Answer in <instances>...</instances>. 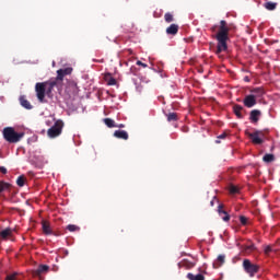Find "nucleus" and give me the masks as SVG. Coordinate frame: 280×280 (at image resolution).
Here are the masks:
<instances>
[{
  "mask_svg": "<svg viewBox=\"0 0 280 280\" xmlns=\"http://www.w3.org/2000/svg\"><path fill=\"white\" fill-rule=\"evenodd\" d=\"M240 222H241V224H243V226H246V224H248V218L241 215Z\"/></svg>",
  "mask_w": 280,
  "mask_h": 280,
  "instance_id": "obj_35",
  "label": "nucleus"
},
{
  "mask_svg": "<svg viewBox=\"0 0 280 280\" xmlns=\"http://www.w3.org/2000/svg\"><path fill=\"white\" fill-rule=\"evenodd\" d=\"M211 32H213V34L217 32L214 36L218 42L215 54L217 56H220L222 51H226V49H229V45L226 43L229 40V32H231V25H229L225 20H221L219 26L213 25L211 27Z\"/></svg>",
  "mask_w": 280,
  "mask_h": 280,
  "instance_id": "obj_1",
  "label": "nucleus"
},
{
  "mask_svg": "<svg viewBox=\"0 0 280 280\" xmlns=\"http://www.w3.org/2000/svg\"><path fill=\"white\" fill-rule=\"evenodd\" d=\"M52 235H57V236H58V235H60V234L52 233Z\"/></svg>",
  "mask_w": 280,
  "mask_h": 280,
  "instance_id": "obj_43",
  "label": "nucleus"
},
{
  "mask_svg": "<svg viewBox=\"0 0 280 280\" xmlns=\"http://www.w3.org/2000/svg\"><path fill=\"white\" fill-rule=\"evenodd\" d=\"M0 237H1V240H7L9 237H12V229L7 228V229L0 231Z\"/></svg>",
  "mask_w": 280,
  "mask_h": 280,
  "instance_id": "obj_21",
  "label": "nucleus"
},
{
  "mask_svg": "<svg viewBox=\"0 0 280 280\" xmlns=\"http://www.w3.org/2000/svg\"><path fill=\"white\" fill-rule=\"evenodd\" d=\"M104 124L105 126H107V128H115V126H117V124H115V120H113L112 118H105Z\"/></svg>",
  "mask_w": 280,
  "mask_h": 280,
  "instance_id": "obj_27",
  "label": "nucleus"
},
{
  "mask_svg": "<svg viewBox=\"0 0 280 280\" xmlns=\"http://www.w3.org/2000/svg\"><path fill=\"white\" fill-rule=\"evenodd\" d=\"M272 253V247L270 245L265 247V255H270Z\"/></svg>",
  "mask_w": 280,
  "mask_h": 280,
  "instance_id": "obj_37",
  "label": "nucleus"
},
{
  "mask_svg": "<svg viewBox=\"0 0 280 280\" xmlns=\"http://www.w3.org/2000/svg\"><path fill=\"white\" fill-rule=\"evenodd\" d=\"M72 72H73V68L59 69L57 70V77L55 78V80L62 85L65 77L71 75Z\"/></svg>",
  "mask_w": 280,
  "mask_h": 280,
  "instance_id": "obj_8",
  "label": "nucleus"
},
{
  "mask_svg": "<svg viewBox=\"0 0 280 280\" xmlns=\"http://www.w3.org/2000/svg\"><path fill=\"white\" fill-rule=\"evenodd\" d=\"M178 30H179L178 24H171V25L166 28V34H167L168 36H176V34H178Z\"/></svg>",
  "mask_w": 280,
  "mask_h": 280,
  "instance_id": "obj_14",
  "label": "nucleus"
},
{
  "mask_svg": "<svg viewBox=\"0 0 280 280\" xmlns=\"http://www.w3.org/2000/svg\"><path fill=\"white\" fill-rule=\"evenodd\" d=\"M11 188H12V184L0 180V196L1 194H3V191H10Z\"/></svg>",
  "mask_w": 280,
  "mask_h": 280,
  "instance_id": "obj_20",
  "label": "nucleus"
},
{
  "mask_svg": "<svg viewBox=\"0 0 280 280\" xmlns=\"http://www.w3.org/2000/svg\"><path fill=\"white\" fill-rule=\"evenodd\" d=\"M220 139H226V132H223L220 136H218V139L215 140V143H220Z\"/></svg>",
  "mask_w": 280,
  "mask_h": 280,
  "instance_id": "obj_36",
  "label": "nucleus"
},
{
  "mask_svg": "<svg viewBox=\"0 0 280 280\" xmlns=\"http://www.w3.org/2000/svg\"><path fill=\"white\" fill-rule=\"evenodd\" d=\"M136 65H138V67H143V69H147V67H148L145 63H143L142 61H139V60L136 62Z\"/></svg>",
  "mask_w": 280,
  "mask_h": 280,
  "instance_id": "obj_38",
  "label": "nucleus"
},
{
  "mask_svg": "<svg viewBox=\"0 0 280 280\" xmlns=\"http://www.w3.org/2000/svg\"><path fill=\"white\" fill-rule=\"evenodd\" d=\"M245 81H246V82H248V81H249V80H248V77H246V78H245Z\"/></svg>",
  "mask_w": 280,
  "mask_h": 280,
  "instance_id": "obj_41",
  "label": "nucleus"
},
{
  "mask_svg": "<svg viewBox=\"0 0 280 280\" xmlns=\"http://www.w3.org/2000/svg\"><path fill=\"white\" fill-rule=\"evenodd\" d=\"M167 121H178V114L176 113H168L165 114Z\"/></svg>",
  "mask_w": 280,
  "mask_h": 280,
  "instance_id": "obj_25",
  "label": "nucleus"
},
{
  "mask_svg": "<svg viewBox=\"0 0 280 280\" xmlns=\"http://www.w3.org/2000/svg\"><path fill=\"white\" fill-rule=\"evenodd\" d=\"M250 93H253L252 95L257 100V97H264V95H266V90H264V88H255L250 90Z\"/></svg>",
  "mask_w": 280,
  "mask_h": 280,
  "instance_id": "obj_15",
  "label": "nucleus"
},
{
  "mask_svg": "<svg viewBox=\"0 0 280 280\" xmlns=\"http://www.w3.org/2000/svg\"><path fill=\"white\" fill-rule=\"evenodd\" d=\"M266 10L272 11V10H277V3L276 2H267L265 4Z\"/></svg>",
  "mask_w": 280,
  "mask_h": 280,
  "instance_id": "obj_30",
  "label": "nucleus"
},
{
  "mask_svg": "<svg viewBox=\"0 0 280 280\" xmlns=\"http://www.w3.org/2000/svg\"><path fill=\"white\" fill-rule=\"evenodd\" d=\"M230 194H240V188L235 185L230 186Z\"/></svg>",
  "mask_w": 280,
  "mask_h": 280,
  "instance_id": "obj_34",
  "label": "nucleus"
},
{
  "mask_svg": "<svg viewBox=\"0 0 280 280\" xmlns=\"http://www.w3.org/2000/svg\"><path fill=\"white\" fill-rule=\"evenodd\" d=\"M68 231H70V233H74V231H80V228H78V225H73V224H69L67 226Z\"/></svg>",
  "mask_w": 280,
  "mask_h": 280,
  "instance_id": "obj_33",
  "label": "nucleus"
},
{
  "mask_svg": "<svg viewBox=\"0 0 280 280\" xmlns=\"http://www.w3.org/2000/svg\"><path fill=\"white\" fill-rule=\"evenodd\" d=\"M115 128H126V125L119 124V125H116Z\"/></svg>",
  "mask_w": 280,
  "mask_h": 280,
  "instance_id": "obj_40",
  "label": "nucleus"
},
{
  "mask_svg": "<svg viewBox=\"0 0 280 280\" xmlns=\"http://www.w3.org/2000/svg\"><path fill=\"white\" fill-rule=\"evenodd\" d=\"M211 207H213V201L210 202Z\"/></svg>",
  "mask_w": 280,
  "mask_h": 280,
  "instance_id": "obj_42",
  "label": "nucleus"
},
{
  "mask_svg": "<svg viewBox=\"0 0 280 280\" xmlns=\"http://www.w3.org/2000/svg\"><path fill=\"white\" fill-rule=\"evenodd\" d=\"M164 21H165V23H174V15L170 12L165 13Z\"/></svg>",
  "mask_w": 280,
  "mask_h": 280,
  "instance_id": "obj_29",
  "label": "nucleus"
},
{
  "mask_svg": "<svg viewBox=\"0 0 280 280\" xmlns=\"http://www.w3.org/2000/svg\"><path fill=\"white\" fill-rule=\"evenodd\" d=\"M233 110L238 119H244V115H242V110H244V107H242V105H234Z\"/></svg>",
  "mask_w": 280,
  "mask_h": 280,
  "instance_id": "obj_23",
  "label": "nucleus"
},
{
  "mask_svg": "<svg viewBox=\"0 0 280 280\" xmlns=\"http://www.w3.org/2000/svg\"><path fill=\"white\" fill-rule=\"evenodd\" d=\"M5 280H19V272L7 275Z\"/></svg>",
  "mask_w": 280,
  "mask_h": 280,
  "instance_id": "obj_31",
  "label": "nucleus"
},
{
  "mask_svg": "<svg viewBox=\"0 0 280 280\" xmlns=\"http://www.w3.org/2000/svg\"><path fill=\"white\" fill-rule=\"evenodd\" d=\"M259 117H261V110L259 109H254L249 114V119L252 124H257V121H259Z\"/></svg>",
  "mask_w": 280,
  "mask_h": 280,
  "instance_id": "obj_12",
  "label": "nucleus"
},
{
  "mask_svg": "<svg viewBox=\"0 0 280 280\" xmlns=\"http://www.w3.org/2000/svg\"><path fill=\"white\" fill-rule=\"evenodd\" d=\"M62 128H65V122L62 120H57L52 127L47 131V135L50 139H56L62 135Z\"/></svg>",
  "mask_w": 280,
  "mask_h": 280,
  "instance_id": "obj_3",
  "label": "nucleus"
},
{
  "mask_svg": "<svg viewBox=\"0 0 280 280\" xmlns=\"http://www.w3.org/2000/svg\"><path fill=\"white\" fill-rule=\"evenodd\" d=\"M243 270L249 275V277H255L259 272V265L253 264L250 259L243 260Z\"/></svg>",
  "mask_w": 280,
  "mask_h": 280,
  "instance_id": "obj_5",
  "label": "nucleus"
},
{
  "mask_svg": "<svg viewBox=\"0 0 280 280\" xmlns=\"http://www.w3.org/2000/svg\"><path fill=\"white\" fill-rule=\"evenodd\" d=\"M244 106H246V108H253V106L257 105V98H255V95H246L244 101H243Z\"/></svg>",
  "mask_w": 280,
  "mask_h": 280,
  "instance_id": "obj_9",
  "label": "nucleus"
},
{
  "mask_svg": "<svg viewBox=\"0 0 280 280\" xmlns=\"http://www.w3.org/2000/svg\"><path fill=\"white\" fill-rule=\"evenodd\" d=\"M246 135L252 140L254 145H261V143H264V131L256 130L253 133L246 131Z\"/></svg>",
  "mask_w": 280,
  "mask_h": 280,
  "instance_id": "obj_6",
  "label": "nucleus"
},
{
  "mask_svg": "<svg viewBox=\"0 0 280 280\" xmlns=\"http://www.w3.org/2000/svg\"><path fill=\"white\" fill-rule=\"evenodd\" d=\"M262 161L265 163H272L275 161V154L267 153L264 155Z\"/></svg>",
  "mask_w": 280,
  "mask_h": 280,
  "instance_id": "obj_28",
  "label": "nucleus"
},
{
  "mask_svg": "<svg viewBox=\"0 0 280 280\" xmlns=\"http://www.w3.org/2000/svg\"><path fill=\"white\" fill-rule=\"evenodd\" d=\"M20 104L23 106V108H26V110H32V103L25 98V96L20 97Z\"/></svg>",
  "mask_w": 280,
  "mask_h": 280,
  "instance_id": "obj_19",
  "label": "nucleus"
},
{
  "mask_svg": "<svg viewBox=\"0 0 280 280\" xmlns=\"http://www.w3.org/2000/svg\"><path fill=\"white\" fill-rule=\"evenodd\" d=\"M188 280H205V276L202 273L194 275L191 272L187 273Z\"/></svg>",
  "mask_w": 280,
  "mask_h": 280,
  "instance_id": "obj_24",
  "label": "nucleus"
},
{
  "mask_svg": "<svg viewBox=\"0 0 280 280\" xmlns=\"http://www.w3.org/2000/svg\"><path fill=\"white\" fill-rule=\"evenodd\" d=\"M0 172L1 174H8V168H5L4 166H0Z\"/></svg>",
  "mask_w": 280,
  "mask_h": 280,
  "instance_id": "obj_39",
  "label": "nucleus"
},
{
  "mask_svg": "<svg viewBox=\"0 0 280 280\" xmlns=\"http://www.w3.org/2000/svg\"><path fill=\"white\" fill-rule=\"evenodd\" d=\"M46 272H49V266L39 265L38 268L33 271V277H38L39 280H43V277H40V275H45Z\"/></svg>",
  "mask_w": 280,
  "mask_h": 280,
  "instance_id": "obj_10",
  "label": "nucleus"
},
{
  "mask_svg": "<svg viewBox=\"0 0 280 280\" xmlns=\"http://www.w3.org/2000/svg\"><path fill=\"white\" fill-rule=\"evenodd\" d=\"M253 250H255V244H252V245H249V246H245V247L243 248V252H244V253H253Z\"/></svg>",
  "mask_w": 280,
  "mask_h": 280,
  "instance_id": "obj_32",
  "label": "nucleus"
},
{
  "mask_svg": "<svg viewBox=\"0 0 280 280\" xmlns=\"http://www.w3.org/2000/svg\"><path fill=\"white\" fill-rule=\"evenodd\" d=\"M2 135L3 139L7 140L8 143H19L23 137H25V132H19L14 127H5Z\"/></svg>",
  "mask_w": 280,
  "mask_h": 280,
  "instance_id": "obj_2",
  "label": "nucleus"
},
{
  "mask_svg": "<svg viewBox=\"0 0 280 280\" xmlns=\"http://www.w3.org/2000/svg\"><path fill=\"white\" fill-rule=\"evenodd\" d=\"M104 80L107 82L108 86H115V84H117V80L113 78L110 72L105 73Z\"/></svg>",
  "mask_w": 280,
  "mask_h": 280,
  "instance_id": "obj_17",
  "label": "nucleus"
},
{
  "mask_svg": "<svg viewBox=\"0 0 280 280\" xmlns=\"http://www.w3.org/2000/svg\"><path fill=\"white\" fill-rule=\"evenodd\" d=\"M225 259H226L225 255H222V254L219 255L215 262H213V268H220L224 264Z\"/></svg>",
  "mask_w": 280,
  "mask_h": 280,
  "instance_id": "obj_22",
  "label": "nucleus"
},
{
  "mask_svg": "<svg viewBox=\"0 0 280 280\" xmlns=\"http://www.w3.org/2000/svg\"><path fill=\"white\" fill-rule=\"evenodd\" d=\"M196 266V262H191L188 259H184L178 262V268H186V270H191Z\"/></svg>",
  "mask_w": 280,
  "mask_h": 280,
  "instance_id": "obj_13",
  "label": "nucleus"
},
{
  "mask_svg": "<svg viewBox=\"0 0 280 280\" xmlns=\"http://www.w3.org/2000/svg\"><path fill=\"white\" fill-rule=\"evenodd\" d=\"M25 180H27L25 175L19 176L18 179H16L18 187H25Z\"/></svg>",
  "mask_w": 280,
  "mask_h": 280,
  "instance_id": "obj_26",
  "label": "nucleus"
},
{
  "mask_svg": "<svg viewBox=\"0 0 280 280\" xmlns=\"http://www.w3.org/2000/svg\"><path fill=\"white\" fill-rule=\"evenodd\" d=\"M42 229H43V233H45V235L54 234V232L51 231V225H49V222H47V221L42 222Z\"/></svg>",
  "mask_w": 280,
  "mask_h": 280,
  "instance_id": "obj_18",
  "label": "nucleus"
},
{
  "mask_svg": "<svg viewBox=\"0 0 280 280\" xmlns=\"http://www.w3.org/2000/svg\"><path fill=\"white\" fill-rule=\"evenodd\" d=\"M218 213L223 222H229L231 220V215H229V212L224 210V205H219Z\"/></svg>",
  "mask_w": 280,
  "mask_h": 280,
  "instance_id": "obj_11",
  "label": "nucleus"
},
{
  "mask_svg": "<svg viewBox=\"0 0 280 280\" xmlns=\"http://www.w3.org/2000/svg\"><path fill=\"white\" fill-rule=\"evenodd\" d=\"M114 137H116V139H122L124 141H128V131L126 130H116L114 132Z\"/></svg>",
  "mask_w": 280,
  "mask_h": 280,
  "instance_id": "obj_16",
  "label": "nucleus"
},
{
  "mask_svg": "<svg viewBox=\"0 0 280 280\" xmlns=\"http://www.w3.org/2000/svg\"><path fill=\"white\" fill-rule=\"evenodd\" d=\"M46 89H47V83L45 82H38L35 84L36 97L38 102H40V104L47 103V101L45 100V95L47 94Z\"/></svg>",
  "mask_w": 280,
  "mask_h": 280,
  "instance_id": "obj_4",
  "label": "nucleus"
},
{
  "mask_svg": "<svg viewBox=\"0 0 280 280\" xmlns=\"http://www.w3.org/2000/svg\"><path fill=\"white\" fill-rule=\"evenodd\" d=\"M44 84H46L47 97H51L54 89H60V86H62V83L58 82L56 79H50L49 81L44 82Z\"/></svg>",
  "mask_w": 280,
  "mask_h": 280,
  "instance_id": "obj_7",
  "label": "nucleus"
}]
</instances>
